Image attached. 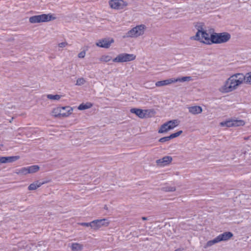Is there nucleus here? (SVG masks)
Instances as JSON below:
<instances>
[{
    "mask_svg": "<svg viewBox=\"0 0 251 251\" xmlns=\"http://www.w3.org/2000/svg\"><path fill=\"white\" fill-rule=\"evenodd\" d=\"M245 82V77L242 73H237L231 75L220 89L222 93H229L236 89Z\"/></svg>",
    "mask_w": 251,
    "mask_h": 251,
    "instance_id": "1",
    "label": "nucleus"
},
{
    "mask_svg": "<svg viewBox=\"0 0 251 251\" xmlns=\"http://www.w3.org/2000/svg\"><path fill=\"white\" fill-rule=\"evenodd\" d=\"M230 38L231 35L228 32H214L211 34V43L213 44L224 43L228 42Z\"/></svg>",
    "mask_w": 251,
    "mask_h": 251,
    "instance_id": "2",
    "label": "nucleus"
},
{
    "mask_svg": "<svg viewBox=\"0 0 251 251\" xmlns=\"http://www.w3.org/2000/svg\"><path fill=\"white\" fill-rule=\"evenodd\" d=\"M73 109L70 106L57 107L52 111V115L55 117H67L72 113Z\"/></svg>",
    "mask_w": 251,
    "mask_h": 251,
    "instance_id": "3",
    "label": "nucleus"
},
{
    "mask_svg": "<svg viewBox=\"0 0 251 251\" xmlns=\"http://www.w3.org/2000/svg\"><path fill=\"white\" fill-rule=\"evenodd\" d=\"M191 80L190 76H184L181 78H170L164 80L158 81L156 82L155 85L157 87H161L163 86L167 85L172 83L176 82H184L186 81H190Z\"/></svg>",
    "mask_w": 251,
    "mask_h": 251,
    "instance_id": "4",
    "label": "nucleus"
},
{
    "mask_svg": "<svg viewBox=\"0 0 251 251\" xmlns=\"http://www.w3.org/2000/svg\"><path fill=\"white\" fill-rule=\"evenodd\" d=\"M52 19H54V18H52L51 15L43 14L30 17L29 19V21L30 23L35 24L49 22Z\"/></svg>",
    "mask_w": 251,
    "mask_h": 251,
    "instance_id": "5",
    "label": "nucleus"
},
{
    "mask_svg": "<svg viewBox=\"0 0 251 251\" xmlns=\"http://www.w3.org/2000/svg\"><path fill=\"white\" fill-rule=\"evenodd\" d=\"M194 39L197 40H205L203 41L206 44H211V35H209L205 31L203 30L202 27H199L198 32H197Z\"/></svg>",
    "mask_w": 251,
    "mask_h": 251,
    "instance_id": "6",
    "label": "nucleus"
},
{
    "mask_svg": "<svg viewBox=\"0 0 251 251\" xmlns=\"http://www.w3.org/2000/svg\"><path fill=\"white\" fill-rule=\"evenodd\" d=\"M136 58V55L133 54L121 53L116 58L113 59L114 62H125L134 60Z\"/></svg>",
    "mask_w": 251,
    "mask_h": 251,
    "instance_id": "7",
    "label": "nucleus"
},
{
    "mask_svg": "<svg viewBox=\"0 0 251 251\" xmlns=\"http://www.w3.org/2000/svg\"><path fill=\"white\" fill-rule=\"evenodd\" d=\"M109 4L112 8L122 9L127 6V3L123 0H110Z\"/></svg>",
    "mask_w": 251,
    "mask_h": 251,
    "instance_id": "8",
    "label": "nucleus"
},
{
    "mask_svg": "<svg viewBox=\"0 0 251 251\" xmlns=\"http://www.w3.org/2000/svg\"><path fill=\"white\" fill-rule=\"evenodd\" d=\"M109 222L106 219L96 220L92 221V228L95 230H98L102 226H107Z\"/></svg>",
    "mask_w": 251,
    "mask_h": 251,
    "instance_id": "9",
    "label": "nucleus"
},
{
    "mask_svg": "<svg viewBox=\"0 0 251 251\" xmlns=\"http://www.w3.org/2000/svg\"><path fill=\"white\" fill-rule=\"evenodd\" d=\"M114 42V40L110 38H104L100 40L96 43V45L100 47L104 48H108L111 44Z\"/></svg>",
    "mask_w": 251,
    "mask_h": 251,
    "instance_id": "10",
    "label": "nucleus"
},
{
    "mask_svg": "<svg viewBox=\"0 0 251 251\" xmlns=\"http://www.w3.org/2000/svg\"><path fill=\"white\" fill-rule=\"evenodd\" d=\"M172 157L170 156H165L162 158L158 159L156 163L159 166H164L169 164L172 161Z\"/></svg>",
    "mask_w": 251,
    "mask_h": 251,
    "instance_id": "11",
    "label": "nucleus"
},
{
    "mask_svg": "<svg viewBox=\"0 0 251 251\" xmlns=\"http://www.w3.org/2000/svg\"><path fill=\"white\" fill-rule=\"evenodd\" d=\"M182 133V131L179 130L176 133L171 134L169 136H166V137H164L161 138L159 140V142H161V143L168 142L170 140L179 136Z\"/></svg>",
    "mask_w": 251,
    "mask_h": 251,
    "instance_id": "12",
    "label": "nucleus"
},
{
    "mask_svg": "<svg viewBox=\"0 0 251 251\" xmlns=\"http://www.w3.org/2000/svg\"><path fill=\"white\" fill-rule=\"evenodd\" d=\"M233 236L231 232H225L222 234L219 235L217 237L219 242L222 241H227L230 239Z\"/></svg>",
    "mask_w": 251,
    "mask_h": 251,
    "instance_id": "13",
    "label": "nucleus"
},
{
    "mask_svg": "<svg viewBox=\"0 0 251 251\" xmlns=\"http://www.w3.org/2000/svg\"><path fill=\"white\" fill-rule=\"evenodd\" d=\"M189 112L193 115L200 114L202 111V109L200 106H192L188 107Z\"/></svg>",
    "mask_w": 251,
    "mask_h": 251,
    "instance_id": "14",
    "label": "nucleus"
},
{
    "mask_svg": "<svg viewBox=\"0 0 251 251\" xmlns=\"http://www.w3.org/2000/svg\"><path fill=\"white\" fill-rule=\"evenodd\" d=\"M130 112L132 113L135 114L137 116L140 118H144L145 117L146 113H144V110L137 108H132L130 109Z\"/></svg>",
    "mask_w": 251,
    "mask_h": 251,
    "instance_id": "15",
    "label": "nucleus"
},
{
    "mask_svg": "<svg viewBox=\"0 0 251 251\" xmlns=\"http://www.w3.org/2000/svg\"><path fill=\"white\" fill-rule=\"evenodd\" d=\"M43 184H44V182H41L37 180L33 183L30 184L29 185L28 189L29 190H36L37 188L40 187Z\"/></svg>",
    "mask_w": 251,
    "mask_h": 251,
    "instance_id": "16",
    "label": "nucleus"
},
{
    "mask_svg": "<svg viewBox=\"0 0 251 251\" xmlns=\"http://www.w3.org/2000/svg\"><path fill=\"white\" fill-rule=\"evenodd\" d=\"M168 125V129L169 130L172 129L176 127L179 124V121L177 120H173L166 122Z\"/></svg>",
    "mask_w": 251,
    "mask_h": 251,
    "instance_id": "17",
    "label": "nucleus"
},
{
    "mask_svg": "<svg viewBox=\"0 0 251 251\" xmlns=\"http://www.w3.org/2000/svg\"><path fill=\"white\" fill-rule=\"evenodd\" d=\"M137 28L136 26L132 28L131 30H129L126 34L127 37H138V33L136 31Z\"/></svg>",
    "mask_w": 251,
    "mask_h": 251,
    "instance_id": "18",
    "label": "nucleus"
},
{
    "mask_svg": "<svg viewBox=\"0 0 251 251\" xmlns=\"http://www.w3.org/2000/svg\"><path fill=\"white\" fill-rule=\"evenodd\" d=\"M136 28H137L136 31L138 35L139 36L140 35H142L144 33L146 26L144 25H140L136 26Z\"/></svg>",
    "mask_w": 251,
    "mask_h": 251,
    "instance_id": "19",
    "label": "nucleus"
},
{
    "mask_svg": "<svg viewBox=\"0 0 251 251\" xmlns=\"http://www.w3.org/2000/svg\"><path fill=\"white\" fill-rule=\"evenodd\" d=\"M71 249L73 251H81L83 249V246L77 243H73Z\"/></svg>",
    "mask_w": 251,
    "mask_h": 251,
    "instance_id": "20",
    "label": "nucleus"
},
{
    "mask_svg": "<svg viewBox=\"0 0 251 251\" xmlns=\"http://www.w3.org/2000/svg\"><path fill=\"white\" fill-rule=\"evenodd\" d=\"M93 104L91 102H86V103H82L80 104L78 107V109L80 110L87 109L92 107Z\"/></svg>",
    "mask_w": 251,
    "mask_h": 251,
    "instance_id": "21",
    "label": "nucleus"
},
{
    "mask_svg": "<svg viewBox=\"0 0 251 251\" xmlns=\"http://www.w3.org/2000/svg\"><path fill=\"white\" fill-rule=\"evenodd\" d=\"M28 174L34 173L39 170V166L36 165L27 167Z\"/></svg>",
    "mask_w": 251,
    "mask_h": 251,
    "instance_id": "22",
    "label": "nucleus"
},
{
    "mask_svg": "<svg viewBox=\"0 0 251 251\" xmlns=\"http://www.w3.org/2000/svg\"><path fill=\"white\" fill-rule=\"evenodd\" d=\"M233 125V119H230L220 123V125L222 126L232 127L234 126Z\"/></svg>",
    "mask_w": 251,
    "mask_h": 251,
    "instance_id": "23",
    "label": "nucleus"
},
{
    "mask_svg": "<svg viewBox=\"0 0 251 251\" xmlns=\"http://www.w3.org/2000/svg\"><path fill=\"white\" fill-rule=\"evenodd\" d=\"M218 239H217V237H216L215 238L212 240H210L208 241L206 244L204 245V248L205 249L207 248L208 247H211L214 244L219 243Z\"/></svg>",
    "mask_w": 251,
    "mask_h": 251,
    "instance_id": "24",
    "label": "nucleus"
},
{
    "mask_svg": "<svg viewBox=\"0 0 251 251\" xmlns=\"http://www.w3.org/2000/svg\"><path fill=\"white\" fill-rule=\"evenodd\" d=\"M218 239H217V237H216L215 238L212 240H210L208 241L206 244L204 245V248L205 249L207 248L208 247H211L214 244L219 243Z\"/></svg>",
    "mask_w": 251,
    "mask_h": 251,
    "instance_id": "25",
    "label": "nucleus"
},
{
    "mask_svg": "<svg viewBox=\"0 0 251 251\" xmlns=\"http://www.w3.org/2000/svg\"><path fill=\"white\" fill-rule=\"evenodd\" d=\"M169 130V129H168L167 124V123H165L160 126L159 129L158 130V133H165V132H167Z\"/></svg>",
    "mask_w": 251,
    "mask_h": 251,
    "instance_id": "26",
    "label": "nucleus"
},
{
    "mask_svg": "<svg viewBox=\"0 0 251 251\" xmlns=\"http://www.w3.org/2000/svg\"><path fill=\"white\" fill-rule=\"evenodd\" d=\"M20 158V156H8L6 157V163H11L13 162Z\"/></svg>",
    "mask_w": 251,
    "mask_h": 251,
    "instance_id": "27",
    "label": "nucleus"
},
{
    "mask_svg": "<svg viewBox=\"0 0 251 251\" xmlns=\"http://www.w3.org/2000/svg\"><path fill=\"white\" fill-rule=\"evenodd\" d=\"M233 126H244L245 124V122L244 121L242 120H235L233 119Z\"/></svg>",
    "mask_w": 251,
    "mask_h": 251,
    "instance_id": "28",
    "label": "nucleus"
},
{
    "mask_svg": "<svg viewBox=\"0 0 251 251\" xmlns=\"http://www.w3.org/2000/svg\"><path fill=\"white\" fill-rule=\"evenodd\" d=\"M244 76L245 77L244 83L251 84V72L248 73L245 75H244Z\"/></svg>",
    "mask_w": 251,
    "mask_h": 251,
    "instance_id": "29",
    "label": "nucleus"
},
{
    "mask_svg": "<svg viewBox=\"0 0 251 251\" xmlns=\"http://www.w3.org/2000/svg\"><path fill=\"white\" fill-rule=\"evenodd\" d=\"M112 59L111 56L107 55H103L101 56L100 60L101 62H107L110 61Z\"/></svg>",
    "mask_w": 251,
    "mask_h": 251,
    "instance_id": "30",
    "label": "nucleus"
},
{
    "mask_svg": "<svg viewBox=\"0 0 251 251\" xmlns=\"http://www.w3.org/2000/svg\"><path fill=\"white\" fill-rule=\"evenodd\" d=\"M48 99L51 100H58L61 98V96L59 95H53L51 94H48L47 96Z\"/></svg>",
    "mask_w": 251,
    "mask_h": 251,
    "instance_id": "31",
    "label": "nucleus"
},
{
    "mask_svg": "<svg viewBox=\"0 0 251 251\" xmlns=\"http://www.w3.org/2000/svg\"><path fill=\"white\" fill-rule=\"evenodd\" d=\"M18 174L22 175H27L28 174L27 167H23L19 170Z\"/></svg>",
    "mask_w": 251,
    "mask_h": 251,
    "instance_id": "32",
    "label": "nucleus"
},
{
    "mask_svg": "<svg viewBox=\"0 0 251 251\" xmlns=\"http://www.w3.org/2000/svg\"><path fill=\"white\" fill-rule=\"evenodd\" d=\"M163 189L166 192H174L176 191V187L175 186H166L163 187Z\"/></svg>",
    "mask_w": 251,
    "mask_h": 251,
    "instance_id": "33",
    "label": "nucleus"
},
{
    "mask_svg": "<svg viewBox=\"0 0 251 251\" xmlns=\"http://www.w3.org/2000/svg\"><path fill=\"white\" fill-rule=\"evenodd\" d=\"M85 81L83 78H80L77 79L76 80V84L78 85H81L84 83Z\"/></svg>",
    "mask_w": 251,
    "mask_h": 251,
    "instance_id": "34",
    "label": "nucleus"
},
{
    "mask_svg": "<svg viewBox=\"0 0 251 251\" xmlns=\"http://www.w3.org/2000/svg\"><path fill=\"white\" fill-rule=\"evenodd\" d=\"M81 226H90L92 228V222L90 223H81L80 224Z\"/></svg>",
    "mask_w": 251,
    "mask_h": 251,
    "instance_id": "35",
    "label": "nucleus"
},
{
    "mask_svg": "<svg viewBox=\"0 0 251 251\" xmlns=\"http://www.w3.org/2000/svg\"><path fill=\"white\" fill-rule=\"evenodd\" d=\"M85 51H82L78 54V57L80 58H83L85 56Z\"/></svg>",
    "mask_w": 251,
    "mask_h": 251,
    "instance_id": "36",
    "label": "nucleus"
},
{
    "mask_svg": "<svg viewBox=\"0 0 251 251\" xmlns=\"http://www.w3.org/2000/svg\"><path fill=\"white\" fill-rule=\"evenodd\" d=\"M68 45V44L67 42H62V43H59L58 44V46L60 48H64V47H65Z\"/></svg>",
    "mask_w": 251,
    "mask_h": 251,
    "instance_id": "37",
    "label": "nucleus"
},
{
    "mask_svg": "<svg viewBox=\"0 0 251 251\" xmlns=\"http://www.w3.org/2000/svg\"><path fill=\"white\" fill-rule=\"evenodd\" d=\"M0 163H6V157H0Z\"/></svg>",
    "mask_w": 251,
    "mask_h": 251,
    "instance_id": "38",
    "label": "nucleus"
},
{
    "mask_svg": "<svg viewBox=\"0 0 251 251\" xmlns=\"http://www.w3.org/2000/svg\"><path fill=\"white\" fill-rule=\"evenodd\" d=\"M142 219L143 220H147L148 219V218H147V217H142Z\"/></svg>",
    "mask_w": 251,
    "mask_h": 251,
    "instance_id": "39",
    "label": "nucleus"
},
{
    "mask_svg": "<svg viewBox=\"0 0 251 251\" xmlns=\"http://www.w3.org/2000/svg\"><path fill=\"white\" fill-rule=\"evenodd\" d=\"M174 251H182V249L180 248H179V249H177L175 250Z\"/></svg>",
    "mask_w": 251,
    "mask_h": 251,
    "instance_id": "40",
    "label": "nucleus"
},
{
    "mask_svg": "<svg viewBox=\"0 0 251 251\" xmlns=\"http://www.w3.org/2000/svg\"><path fill=\"white\" fill-rule=\"evenodd\" d=\"M104 208L105 209H107V206H106V205H105V206H104Z\"/></svg>",
    "mask_w": 251,
    "mask_h": 251,
    "instance_id": "41",
    "label": "nucleus"
},
{
    "mask_svg": "<svg viewBox=\"0 0 251 251\" xmlns=\"http://www.w3.org/2000/svg\"><path fill=\"white\" fill-rule=\"evenodd\" d=\"M62 111L64 112H67L66 110H63Z\"/></svg>",
    "mask_w": 251,
    "mask_h": 251,
    "instance_id": "42",
    "label": "nucleus"
}]
</instances>
